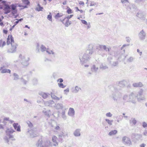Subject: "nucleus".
Returning <instances> with one entry per match:
<instances>
[{"label":"nucleus","instance_id":"nucleus-38","mask_svg":"<svg viewBox=\"0 0 147 147\" xmlns=\"http://www.w3.org/2000/svg\"><path fill=\"white\" fill-rule=\"evenodd\" d=\"M13 80H17L19 79V76L18 74L16 73H14L13 74Z\"/></svg>","mask_w":147,"mask_h":147},{"label":"nucleus","instance_id":"nucleus-57","mask_svg":"<svg viewBox=\"0 0 147 147\" xmlns=\"http://www.w3.org/2000/svg\"><path fill=\"white\" fill-rule=\"evenodd\" d=\"M10 44H11V39H10L9 36L7 38V45H9Z\"/></svg>","mask_w":147,"mask_h":147},{"label":"nucleus","instance_id":"nucleus-43","mask_svg":"<svg viewBox=\"0 0 147 147\" xmlns=\"http://www.w3.org/2000/svg\"><path fill=\"white\" fill-rule=\"evenodd\" d=\"M134 58L133 57H131L127 59V61L128 62H131L134 61Z\"/></svg>","mask_w":147,"mask_h":147},{"label":"nucleus","instance_id":"nucleus-34","mask_svg":"<svg viewBox=\"0 0 147 147\" xmlns=\"http://www.w3.org/2000/svg\"><path fill=\"white\" fill-rule=\"evenodd\" d=\"M94 47V45L92 44H89L88 46V49L87 50L91 51H92V53H93V49Z\"/></svg>","mask_w":147,"mask_h":147},{"label":"nucleus","instance_id":"nucleus-39","mask_svg":"<svg viewBox=\"0 0 147 147\" xmlns=\"http://www.w3.org/2000/svg\"><path fill=\"white\" fill-rule=\"evenodd\" d=\"M43 9V7H41L40 4H38V7L36 8V10L38 11H42Z\"/></svg>","mask_w":147,"mask_h":147},{"label":"nucleus","instance_id":"nucleus-56","mask_svg":"<svg viewBox=\"0 0 147 147\" xmlns=\"http://www.w3.org/2000/svg\"><path fill=\"white\" fill-rule=\"evenodd\" d=\"M142 126L144 128H145L147 127V123L146 122H144L142 123Z\"/></svg>","mask_w":147,"mask_h":147},{"label":"nucleus","instance_id":"nucleus-13","mask_svg":"<svg viewBox=\"0 0 147 147\" xmlns=\"http://www.w3.org/2000/svg\"><path fill=\"white\" fill-rule=\"evenodd\" d=\"M14 131H15L12 128H7L5 131L6 136H9L10 135H12L11 134H12Z\"/></svg>","mask_w":147,"mask_h":147},{"label":"nucleus","instance_id":"nucleus-32","mask_svg":"<svg viewBox=\"0 0 147 147\" xmlns=\"http://www.w3.org/2000/svg\"><path fill=\"white\" fill-rule=\"evenodd\" d=\"M117 131L116 130H113L110 131L108 135L110 136H112L116 134L117 133Z\"/></svg>","mask_w":147,"mask_h":147},{"label":"nucleus","instance_id":"nucleus-47","mask_svg":"<svg viewBox=\"0 0 147 147\" xmlns=\"http://www.w3.org/2000/svg\"><path fill=\"white\" fill-rule=\"evenodd\" d=\"M46 52L49 54H52L53 55H55V53L52 50H47Z\"/></svg>","mask_w":147,"mask_h":147},{"label":"nucleus","instance_id":"nucleus-27","mask_svg":"<svg viewBox=\"0 0 147 147\" xmlns=\"http://www.w3.org/2000/svg\"><path fill=\"white\" fill-rule=\"evenodd\" d=\"M127 83L126 81L123 80L120 82L118 84V86L120 87H123L125 86Z\"/></svg>","mask_w":147,"mask_h":147},{"label":"nucleus","instance_id":"nucleus-4","mask_svg":"<svg viewBox=\"0 0 147 147\" xmlns=\"http://www.w3.org/2000/svg\"><path fill=\"white\" fill-rule=\"evenodd\" d=\"M115 92H113L112 94V98L115 101L117 102L121 98L122 94L121 93L117 92L115 89Z\"/></svg>","mask_w":147,"mask_h":147},{"label":"nucleus","instance_id":"nucleus-28","mask_svg":"<svg viewBox=\"0 0 147 147\" xmlns=\"http://www.w3.org/2000/svg\"><path fill=\"white\" fill-rule=\"evenodd\" d=\"M39 94L44 99L47 98L48 96V94H47L42 92H39Z\"/></svg>","mask_w":147,"mask_h":147},{"label":"nucleus","instance_id":"nucleus-19","mask_svg":"<svg viewBox=\"0 0 147 147\" xmlns=\"http://www.w3.org/2000/svg\"><path fill=\"white\" fill-rule=\"evenodd\" d=\"M132 86L134 87H141L143 86V85L142 82H139L134 83Z\"/></svg>","mask_w":147,"mask_h":147},{"label":"nucleus","instance_id":"nucleus-50","mask_svg":"<svg viewBox=\"0 0 147 147\" xmlns=\"http://www.w3.org/2000/svg\"><path fill=\"white\" fill-rule=\"evenodd\" d=\"M6 124H1V123H0V129H4L5 127V125Z\"/></svg>","mask_w":147,"mask_h":147},{"label":"nucleus","instance_id":"nucleus-6","mask_svg":"<svg viewBox=\"0 0 147 147\" xmlns=\"http://www.w3.org/2000/svg\"><path fill=\"white\" fill-rule=\"evenodd\" d=\"M122 142L124 144L128 146H130L132 144L130 138L126 136H124L122 138Z\"/></svg>","mask_w":147,"mask_h":147},{"label":"nucleus","instance_id":"nucleus-15","mask_svg":"<svg viewBox=\"0 0 147 147\" xmlns=\"http://www.w3.org/2000/svg\"><path fill=\"white\" fill-rule=\"evenodd\" d=\"M81 90V88L78 86H76L74 88H71V92L74 93H77Z\"/></svg>","mask_w":147,"mask_h":147},{"label":"nucleus","instance_id":"nucleus-9","mask_svg":"<svg viewBox=\"0 0 147 147\" xmlns=\"http://www.w3.org/2000/svg\"><path fill=\"white\" fill-rule=\"evenodd\" d=\"M146 33L143 30H142L139 34V39L142 40H144L146 37Z\"/></svg>","mask_w":147,"mask_h":147},{"label":"nucleus","instance_id":"nucleus-54","mask_svg":"<svg viewBox=\"0 0 147 147\" xmlns=\"http://www.w3.org/2000/svg\"><path fill=\"white\" fill-rule=\"evenodd\" d=\"M51 14V13H50V15H48L47 19L49 20L50 21H52V16L50 15Z\"/></svg>","mask_w":147,"mask_h":147},{"label":"nucleus","instance_id":"nucleus-29","mask_svg":"<svg viewBox=\"0 0 147 147\" xmlns=\"http://www.w3.org/2000/svg\"><path fill=\"white\" fill-rule=\"evenodd\" d=\"M61 116L62 118L64 120L67 119V117L65 115V110H62L61 113Z\"/></svg>","mask_w":147,"mask_h":147},{"label":"nucleus","instance_id":"nucleus-31","mask_svg":"<svg viewBox=\"0 0 147 147\" xmlns=\"http://www.w3.org/2000/svg\"><path fill=\"white\" fill-rule=\"evenodd\" d=\"M51 95L52 99L57 101L59 100L60 98L56 96L53 93H51Z\"/></svg>","mask_w":147,"mask_h":147},{"label":"nucleus","instance_id":"nucleus-63","mask_svg":"<svg viewBox=\"0 0 147 147\" xmlns=\"http://www.w3.org/2000/svg\"><path fill=\"white\" fill-rule=\"evenodd\" d=\"M12 13L13 14H14L16 13L17 12V11L16 9H15L14 10H12Z\"/></svg>","mask_w":147,"mask_h":147},{"label":"nucleus","instance_id":"nucleus-60","mask_svg":"<svg viewBox=\"0 0 147 147\" xmlns=\"http://www.w3.org/2000/svg\"><path fill=\"white\" fill-rule=\"evenodd\" d=\"M82 23L84 24L87 25L88 24V23L87 22L84 20H81Z\"/></svg>","mask_w":147,"mask_h":147},{"label":"nucleus","instance_id":"nucleus-5","mask_svg":"<svg viewBox=\"0 0 147 147\" xmlns=\"http://www.w3.org/2000/svg\"><path fill=\"white\" fill-rule=\"evenodd\" d=\"M11 47L9 49L8 51L9 53H13L16 52V49L17 48V45L14 42L13 38L11 36Z\"/></svg>","mask_w":147,"mask_h":147},{"label":"nucleus","instance_id":"nucleus-11","mask_svg":"<svg viewBox=\"0 0 147 147\" xmlns=\"http://www.w3.org/2000/svg\"><path fill=\"white\" fill-rule=\"evenodd\" d=\"M132 135L134 137L135 139L137 140H142V136L141 134H133Z\"/></svg>","mask_w":147,"mask_h":147},{"label":"nucleus","instance_id":"nucleus-51","mask_svg":"<svg viewBox=\"0 0 147 147\" xmlns=\"http://www.w3.org/2000/svg\"><path fill=\"white\" fill-rule=\"evenodd\" d=\"M10 7H11V9L12 10H14L15 9H16V6L14 4H12L10 6Z\"/></svg>","mask_w":147,"mask_h":147},{"label":"nucleus","instance_id":"nucleus-62","mask_svg":"<svg viewBox=\"0 0 147 147\" xmlns=\"http://www.w3.org/2000/svg\"><path fill=\"white\" fill-rule=\"evenodd\" d=\"M67 13H69V14L71 13H72L71 10L69 8L67 9Z\"/></svg>","mask_w":147,"mask_h":147},{"label":"nucleus","instance_id":"nucleus-21","mask_svg":"<svg viewBox=\"0 0 147 147\" xmlns=\"http://www.w3.org/2000/svg\"><path fill=\"white\" fill-rule=\"evenodd\" d=\"M13 126L15 129H16V131H20V125H18V124L17 123H14L13 124Z\"/></svg>","mask_w":147,"mask_h":147},{"label":"nucleus","instance_id":"nucleus-48","mask_svg":"<svg viewBox=\"0 0 147 147\" xmlns=\"http://www.w3.org/2000/svg\"><path fill=\"white\" fill-rule=\"evenodd\" d=\"M27 123L28 127L30 128H32L33 127V124L30 121H28L27 122Z\"/></svg>","mask_w":147,"mask_h":147},{"label":"nucleus","instance_id":"nucleus-2","mask_svg":"<svg viewBox=\"0 0 147 147\" xmlns=\"http://www.w3.org/2000/svg\"><path fill=\"white\" fill-rule=\"evenodd\" d=\"M92 54L91 51L86 50L84 53L80 54L79 57L81 64H83L88 61Z\"/></svg>","mask_w":147,"mask_h":147},{"label":"nucleus","instance_id":"nucleus-25","mask_svg":"<svg viewBox=\"0 0 147 147\" xmlns=\"http://www.w3.org/2000/svg\"><path fill=\"white\" fill-rule=\"evenodd\" d=\"M54 103V102L52 100H49L45 102L44 104L46 106H51Z\"/></svg>","mask_w":147,"mask_h":147},{"label":"nucleus","instance_id":"nucleus-23","mask_svg":"<svg viewBox=\"0 0 147 147\" xmlns=\"http://www.w3.org/2000/svg\"><path fill=\"white\" fill-rule=\"evenodd\" d=\"M112 58L111 57H109L108 59L109 62V63L111 64V65L112 66H116L118 64V62L117 61H113L112 62L111 61H110L109 59L111 60Z\"/></svg>","mask_w":147,"mask_h":147},{"label":"nucleus","instance_id":"nucleus-40","mask_svg":"<svg viewBox=\"0 0 147 147\" xmlns=\"http://www.w3.org/2000/svg\"><path fill=\"white\" fill-rule=\"evenodd\" d=\"M73 15H70L69 16H68L67 17H66L64 19H63L62 20V22L63 23H64V20L66 19H68V20H69V19H70L73 16Z\"/></svg>","mask_w":147,"mask_h":147},{"label":"nucleus","instance_id":"nucleus-12","mask_svg":"<svg viewBox=\"0 0 147 147\" xmlns=\"http://www.w3.org/2000/svg\"><path fill=\"white\" fill-rule=\"evenodd\" d=\"M29 80V78L28 76H24L21 79V82L25 84H26Z\"/></svg>","mask_w":147,"mask_h":147},{"label":"nucleus","instance_id":"nucleus-61","mask_svg":"<svg viewBox=\"0 0 147 147\" xmlns=\"http://www.w3.org/2000/svg\"><path fill=\"white\" fill-rule=\"evenodd\" d=\"M57 82H59V83H61L63 82V80L62 78L59 79L57 80Z\"/></svg>","mask_w":147,"mask_h":147},{"label":"nucleus","instance_id":"nucleus-24","mask_svg":"<svg viewBox=\"0 0 147 147\" xmlns=\"http://www.w3.org/2000/svg\"><path fill=\"white\" fill-rule=\"evenodd\" d=\"M99 47L100 49H103L106 51L109 52L111 49L110 47H107L106 45H99Z\"/></svg>","mask_w":147,"mask_h":147},{"label":"nucleus","instance_id":"nucleus-7","mask_svg":"<svg viewBox=\"0 0 147 147\" xmlns=\"http://www.w3.org/2000/svg\"><path fill=\"white\" fill-rule=\"evenodd\" d=\"M1 3L3 4L5 6L4 9L5 11L4 13L7 14L10 12V7L9 5L6 4V1L2 0Z\"/></svg>","mask_w":147,"mask_h":147},{"label":"nucleus","instance_id":"nucleus-17","mask_svg":"<svg viewBox=\"0 0 147 147\" xmlns=\"http://www.w3.org/2000/svg\"><path fill=\"white\" fill-rule=\"evenodd\" d=\"M27 133L29 134V135L31 137L34 138L37 136L35 132L32 129L29 130L28 129Z\"/></svg>","mask_w":147,"mask_h":147},{"label":"nucleus","instance_id":"nucleus-49","mask_svg":"<svg viewBox=\"0 0 147 147\" xmlns=\"http://www.w3.org/2000/svg\"><path fill=\"white\" fill-rule=\"evenodd\" d=\"M58 86L60 88H64L66 86H65L63 84L61 83H58Z\"/></svg>","mask_w":147,"mask_h":147},{"label":"nucleus","instance_id":"nucleus-30","mask_svg":"<svg viewBox=\"0 0 147 147\" xmlns=\"http://www.w3.org/2000/svg\"><path fill=\"white\" fill-rule=\"evenodd\" d=\"M99 68L102 70H103L108 69V67L106 65L102 63L100 65Z\"/></svg>","mask_w":147,"mask_h":147},{"label":"nucleus","instance_id":"nucleus-26","mask_svg":"<svg viewBox=\"0 0 147 147\" xmlns=\"http://www.w3.org/2000/svg\"><path fill=\"white\" fill-rule=\"evenodd\" d=\"M137 123V121L135 118H132L129 120V123L132 125H135Z\"/></svg>","mask_w":147,"mask_h":147},{"label":"nucleus","instance_id":"nucleus-16","mask_svg":"<svg viewBox=\"0 0 147 147\" xmlns=\"http://www.w3.org/2000/svg\"><path fill=\"white\" fill-rule=\"evenodd\" d=\"M4 66L1 67L0 69V70L2 73H10L11 70L9 69H7L4 68Z\"/></svg>","mask_w":147,"mask_h":147},{"label":"nucleus","instance_id":"nucleus-33","mask_svg":"<svg viewBox=\"0 0 147 147\" xmlns=\"http://www.w3.org/2000/svg\"><path fill=\"white\" fill-rule=\"evenodd\" d=\"M98 69V67H96L95 65H93L91 68V70L94 72H96Z\"/></svg>","mask_w":147,"mask_h":147},{"label":"nucleus","instance_id":"nucleus-58","mask_svg":"<svg viewBox=\"0 0 147 147\" xmlns=\"http://www.w3.org/2000/svg\"><path fill=\"white\" fill-rule=\"evenodd\" d=\"M143 134L144 136H147V128H145L143 133Z\"/></svg>","mask_w":147,"mask_h":147},{"label":"nucleus","instance_id":"nucleus-55","mask_svg":"<svg viewBox=\"0 0 147 147\" xmlns=\"http://www.w3.org/2000/svg\"><path fill=\"white\" fill-rule=\"evenodd\" d=\"M142 93L143 91L142 90H141L138 92V94L137 96H135L136 97H138V96H141L142 95Z\"/></svg>","mask_w":147,"mask_h":147},{"label":"nucleus","instance_id":"nucleus-20","mask_svg":"<svg viewBox=\"0 0 147 147\" xmlns=\"http://www.w3.org/2000/svg\"><path fill=\"white\" fill-rule=\"evenodd\" d=\"M80 129H76L74 132L73 134L76 137H78L80 136Z\"/></svg>","mask_w":147,"mask_h":147},{"label":"nucleus","instance_id":"nucleus-64","mask_svg":"<svg viewBox=\"0 0 147 147\" xmlns=\"http://www.w3.org/2000/svg\"><path fill=\"white\" fill-rule=\"evenodd\" d=\"M127 98V96L126 95H124L123 97V100H126Z\"/></svg>","mask_w":147,"mask_h":147},{"label":"nucleus","instance_id":"nucleus-18","mask_svg":"<svg viewBox=\"0 0 147 147\" xmlns=\"http://www.w3.org/2000/svg\"><path fill=\"white\" fill-rule=\"evenodd\" d=\"M137 16L144 20H145V18L146 15L145 13H137Z\"/></svg>","mask_w":147,"mask_h":147},{"label":"nucleus","instance_id":"nucleus-22","mask_svg":"<svg viewBox=\"0 0 147 147\" xmlns=\"http://www.w3.org/2000/svg\"><path fill=\"white\" fill-rule=\"evenodd\" d=\"M54 107L56 109H63V106L62 104L58 103L55 104Z\"/></svg>","mask_w":147,"mask_h":147},{"label":"nucleus","instance_id":"nucleus-44","mask_svg":"<svg viewBox=\"0 0 147 147\" xmlns=\"http://www.w3.org/2000/svg\"><path fill=\"white\" fill-rule=\"evenodd\" d=\"M5 45V41H3L2 40H0V47H3Z\"/></svg>","mask_w":147,"mask_h":147},{"label":"nucleus","instance_id":"nucleus-14","mask_svg":"<svg viewBox=\"0 0 147 147\" xmlns=\"http://www.w3.org/2000/svg\"><path fill=\"white\" fill-rule=\"evenodd\" d=\"M58 136L60 139L62 140V138H65L66 137H68V134L65 131L62 132L58 135Z\"/></svg>","mask_w":147,"mask_h":147},{"label":"nucleus","instance_id":"nucleus-42","mask_svg":"<svg viewBox=\"0 0 147 147\" xmlns=\"http://www.w3.org/2000/svg\"><path fill=\"white\" fill-rule=\"evenodd\" d=\"M98 5V4L95 2L94 1H91L90 5V6H96V7H97Z\"/></svg>","mask_w":147,"mask_h":147},{"label":"nucleus","instance_id":"nucleus-10","mask_svg":"<svg viewBox=\"0 0 147 147\" xmlns=\"http://www.w3.org/2000/svg\"><path fill=\"white\" fill-rule=\"evenodd\" d=\"M67 114L70 117H74L75 114V111L74 109L72 108H70L69 109Z\"/></svg>","mask_w":147,"mask_h":147},{"label":"nucleus","instance_id":"nucleus-3","mask_svg":"<svg viewBox=\"0 0 147 147\" xmlns=\"http://www.w3.org/2000/svg\"><path fill=\"white\" fill-rule=\"evenodd\" d=\"M19 58L20 59V62L23 66H27L28 65L29 59L28 57L20 54Z\"/></svg>","mask_w":147,"mask_h":147},{"label":"nucleus","instance_id":"nucleus-37","mask_svg":"<svg viewBox=\"0 0 147 147\" xmlns=\"http://www.w3.org/2000/svg\"><path fill=\"white\" fill-rule=\"evenodd\" d=\"M105 120L109 125L110 126L112 125L113 122V120H110L108 119H106Z\"/></svg>","mask_w":147,"mask_h":147},{"label":"nucleus","instance_id":"nucleus-52","mask_svg":"<svg viewBox=\"0 0 147 147\" xmlns=\"http://www.w3.org/2000/svg\"><path fill=\"white\" fill-rule=\"evenodd\" d=\"M23 3L26 5H28L30 3V2L28 0H22Z\"/></svg>","mask_w":147,"mask_h":147},{"label":"nucleus","instance_id":"nucleus-41","mask_svg":"<svg viewBox=\"0 0 147 147\" xmlns=\"http://www.w3.org/2000/svg\"><path fill=\"white\" fill-rule=\"evenodd\" d=\"M65 20L66 22L65 24V25L66 27H67L71 24V23L69 21L68 19H66Z\"/></svg>","mask_w":147,"mask_h":147},{"label":"nucleus","instance_id":"nucleus-53","mask_svg":"<svg viewBox=\"0 0 147 147\" xmlns=\"http://www.w3.org/2000/svg\"><path fill=\"white\" fill-rule=\"evenodd\" d=\"M113 115L112 114H111L110 112H109L107 113L106 114V116L108 117H111Z\"/></svg>","mask_w":147,"mask_h":147},{"label":"nucleus","instance_id":"nucleus-45","mask_svg":"<svg viewBox=\"0 0 147 147\" xmlns=\"http://www.w3.org/2000/svg\"><path fill=\"white\" fill-rule=\"evenodd\" d=\"M63 14L61 13H58L55 16V18L56 19H58L59 18L62 16Z\"/></svg>","mask_w":147,"mask_h":147},{"label":"nucleus","instance_id":"nucleus-59","mask_svg":"<svg viewBox=\"0 0 147 147\" xmlns=\"http://www.w3.org/2000/svg\"><path fill=\"white\" fill-rule=\"evenodd\" d=\"M126 41L128 42H129L131 41V39L129 37H126Z\"/></svg>","mask_w":147,"mask_h":147},{"label":"nucleus","instance_id":"nucleus-36","mask_svg":"<svg viewBox=\"0 0 147 147\" xmlns=\"http://www.w3.org/2000/svg\"><path fill=\"white\" fill-rule=\"evenodd\" d=\"M43 112L47 116L49 117L50 116V115L51 114V111L49 110H47L46 111H43Z\"/></svg>","mask_w":147,"mask_h":147},{"label":"nucleus","instance_id":"nucleus-46","mask_svg":"<svg viewBox=\"0 0 147 147\" xmlns=\"http://www.w3.org/2000/svg\"><path fill=\"white\" fill-rule=\"evenodd\" d=\"M9 117H5L3 120L2 122V123L5 124H6V122L5 121H9Z\"/></svg>","mask_w":147,"mask_h":147},{"label":"nucleus","instance_id":"nucleus-35","mask_svg":"<svg viewBox=\"0 0 147 147\" xmlns=\"http://www.w3.org/2000/svg\"><path fill=\"white\" fill-rule=\"evenodd\" d=\"M40 51L42 52H44L45 51H46L47 50V48L45 47L43 45H42L40 47Z\"/></svg>","mask_w":147,"mask_h":147},{"label":"nucleus","instance_id":"nucleus-1","mask_svg":"<svg viewBox=\"0 0 147 147\" xmlns=\"http://www.w3.org/2000/svg\"><path fill=\"white\" fill-rule=\"evenodd\" d=\"M52 144L48 140L42 141V140H39L36 144L37 147H50L54 146H57L58 145V140L57 137L54 136L52 138Z\"/></svg>","mask_w":147,"mask_h":147},{"label":"nucleus","instance_id":"nucleus-8","mask_svg":"<svg viewBox=\"0 0 147 147\" xmlns=\"http://www.w3.org/2000/svg\"><path fill=\"white\" fill-rule=\"evenodd\" d=\"M4 139L5 141L9 144V140L10 139L12 141H15V139L14 138L13 135H10L9 136H5L4 138Z\"/></svg>","mask_w":147,"mask_h":147}]
</instances>
